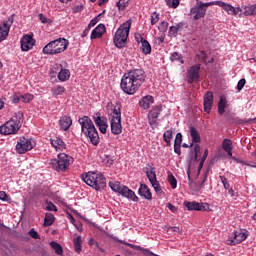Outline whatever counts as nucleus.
<instances>
[{
	"label": "nucleus",
	"mask_w": 256,
	"mask_h": 256,
	"mask_svg": "<svg viewBox=\"0 0 256 256\" xmlns=\"http://www.w3.org/2000/svg\"><path fill=\"white\" fill-rule=\"evenodd\" d=\"M143 69H133L123 74L120 82L121 90L127 95H134L146 81Z\"/></svg>",
	"instance_id": "1"
},
{
	"label": "nucleus",
	"mask_w": 256,
	"mask_h": 256,
	"mask_svg": "<svg viewBox=\"0 0 256 256\" xmlns=\"http://www.w3.org/2000/svg\"><path fill=\"white\" fill-rule=\"evenodd\" d=\"M132 26V20L129 19L119 26L113 36L114 46L118 49H123L126 46L127 40L129 38L130 30Z\"/></svg>",
	"instance_id": "2"
},
{
	"label": "nucleus",
	"mask_w": 256,
	"mask_h": 256,
	"mask_svg": "<svg viewBox=\"0 0 256 256\" xmlns=\"http://www.w3.org/2000/svg\"><path fill=\"white\" fill-rule=\"evenodd\" d=\"M23 125V112L19 111L13 115V117L0 126V134L11 135L17 134L21 126Z\"/></svg>",
	"instance_id": "3"
},
{
	"label": "nucleus",
	"mask_w": 256,
	"mask_h": 256,
	"mask_svg": "<svg viewBox=\"0 0 256 256\" xmlns=\"http://www.w3.org/2000/svg\"><path fill=\"white\" fill-rule=\"evenodd\" d=\"M79 123L81 125L82 132L90 138V142H92L94 146H97L100 142V137L92 120L89 117L84 116L79 119Z\"/></svg>",
	"instance_id": "4"
},
{
	"label": "nucleus",
	"mask_w": 256,
	"mask_h": 256,
	"mask_svg": "<svg viewBox=\"0 0 256 256\" xmlns=\"http://www.w3.org/2000/svg\"><path fill=\"white\" fill-rule=\"evenodd\" d=\"M82 180L96 191L106 188V178L102 173L88 172L82 175Z\"/></svg>",
	"instance_id": "5"
},
{
	"label": "nucleus",
	"mask_w": 256,
	"mask_h": 256,
	"mask_svg": "<svg viewBox=\"0 0 256 256\" xmlns=\"http://www.w3.org/2000/svg\"><path fill=\"white\" fill-rule=\"evenodd\" d=\"M69 41L65 38H58L46 44L42 50L44 55L54 56L61 54L68 48Z\"/></svg>",
	"instance_id": "6"
},
{
	"label": "nucleus",
	"mask_w": 256,
	"mask_h": 256,
	"mask_svg": "<svg viewBox=\"0 0 256 256\" xmlns=\"http://www.w3.org/2000/svg\"><path fill=\"white\" fill-rule=\"evenodd\" d=\"M109 187L113 192L120 194L122 197L128 200H131L133 202L139 201V197L135 194L133 190L118 181L109 182Z\"/></svg>",
	"instance_id": "7"
},
{
	"label": "nucleus",
	"mask_w": 256,
	"mask_h": 256,
	"mask_svg": "<svg viewBox=\"0 0 256 256\" xmlns=\"http://www.w3.org/2000/svg\"><path fill=\"white\" fill-rule=\"evenodd\" d=\"M73 161L74 159L72 156H69L65 153H60L58 154V159H53L51 161V165L57 172H66Z\"/></svg>",
	"instance_id": "8"
},
{
	"label": "nucleus",
	"mask_w": 256,
	"mask_h": 256,
	"mask_svg": "<svg viewBox=\"0 0 256 256\" xmlns=\"http://www.w3.org/2000/svg\"><path fill=\"white\" fill-rule=\"evenodd\" d=\"M35 143L25 137H21L16 144V151L19 154H25L34 147Z\"/></svg>",
	"instance_id": "9"
},
{
	"label": "nucleus",
	"mask_w": 256,
	"mask_h": 256,
	"mask_svg": "<svg viewBox=\"0 0 256 256\" xmlns=\"http://www.w3.org/2000/svg\"><path fill=\"white\" fill-rule=\"evenodd\" d=\"M184 206L187 208L188 211L205 212L209 210L208 203H199L197 201H184Z\"/></svg>",
	"instance_id": "10"
},
{
	"label": "nucleus",
	"mask_w": 256,
	"mask_h": 256,
	"mask_svg": "<svg viewBox=\"0 0 256 256\" xmlns=\"http://www.w3.org/2000/svg\"><path fill=\"white\" fill-rule=\"evenodd\" d=\"M162 106H154L148 114L149 125L154 128L157 125V120L162 113Z\"/></svg>",
	"instance_id": "11"
},
{
	"label": "nucleus",
	"mask_w": 256,
	"mask_h": 256,
	"mask_svg": "<svg viewBox=\"0 0 256 256\" xmlns=\"http://www.w3.org/2000/svg\"><path fill=\"white\" fill-rule=\"evenodd\" d=\"M23 52H28L35 46L36 41L31 35H24L20 41Z\"/></svg>",
	"instance_id": "12"
},
{
	"label": "nucleus",
	"mask_w": 256,
	"mask_h": 256,
	"mask_svg": "<svg viewBox=\"0 0 256 256\" xmlns=\"http://www.w3.org/2000/svg\"><path fill=\"white\" fill-rule=\"evenodd\" d=\"M248 237V234L244 231H234L233 238H229L228 244L229 245H238L245 241Z\"/></svg>",
	"instance_id": "13"
},
{
	"label": "nucleus",
	"mask_w": 256,
	"mask_h": 256,
	"mask_svg": "<svg viewBox=\"0 0 256 256\" xmlns=\"http://www.w3.org/2000/svg\"><path fill=\"white\" fill-rule=\"evenodd\" d=\"M207 9L202 7L199 2H197V6L191 8L190 15H194L193 19L195 21H199L203 19L206 15Z\"/></svg>",
	"instance_id": "14"
},
{
	"label": "nucleus",
	"mask_w": 256,
	"mask_h": 256,
	"mask_svg": "<svg viewBox=\"0 0 256 256\" xmlns=\"http://www.w3.org/2000/svg\"><path fill=\"white\" fill-rule=\"evenodd\" d=\"M200 64H196L190 67L187 71L188 83L192 84L199 79Z\"/></svg>",
	"instance_id": "15"
},
{
	"label": "nucleus",
	"mask_w": 256,
	"mask_h": 256,
	"mask_svg": "<svg viewBox=\"0 0 256 256\" xmlns=\"http://www.w3.org/2000/svg\"><path fill=\"white\" fill-rule=\"evenodd\" d=\"M214 96L213 92H207L204 96V111L210 113L213 106Z\"/></svg>",
	"instance_id": "16"
},
{
	"label": "nucleus",
	"mask_w": 256,
	"mask_h": 256,
	"mask_svg": "<svg viewBox=\"0 0 256 256\" xmlns=\"http://www.w3.org/2000/svg\"><path fill=\"white\" fill-rule=\"evenodd\" d=\"M106 32V27L104 24H100L92 30V35H90V40L100 39Z\"/></svg>",
	"instance_id": "17"
},
{
	"label": "nucleus",
	"mask_w": 256,
	"mask_h": 256,
	"mask_svg": "<svg viewBox=\"0 0 256 256\" xmlns=\"http://www.w3.org/2000/svg\"><path fill=\"white\" fill-rule=\"evenodd\" d=\"M111 133L119 135L122 133L121 119H110Z\"/></svg>",
	"instance_id": "18"
},
{
	"label": "nucleus",
	"mask_w": 256,
	"mask_h": 256,
	"mask_svg": "<svg viewBox=\"0 0 256 256\" xmlns=\"http://www.w3.org/2000/svg\"><path fill=\"white\" fill-rule=\"evenodd\" d=\"M218 7H222L225 11L228 12V15H239L240 13V8H235L232 5L225 3L223 1H219V6Z\"/></svg>",
	"instance_id": "19"
},
{
	"label": "nucleus",
	"mask_w": 256,
	"mask_h": 256,
	"mask_svg": "<svg viewBox=\"0 0 256 256\" xmlns=\"http://www.w3.org/2000/svg\"><path fill=\"white\" fill-rule=\"evenodd\" d=\"M138 194L146 200H152L153 199L152 192L146 184H141L140 185V188L138 190Z\"/></svg>",
	"instance_id": "20"
},
{
	"label": "nucleus",
	"mask_w": 256,
	"mask_h": 256,
	"mask_svg": "<svg viewBox=\"0 0 256 256\" xmlns=\"http://www.w3.org/2000/svg\"><path fill=\"white\" fill-rule=\"evenodd\" d=\"M10 33V24L8 22H3L0 26V43L5 41Z\"/></svg>",
	"instance_id": "21"
},
{
	"label": "nucleus",
	"mask_w": 256,
	"mask_h": 256,
	"mask_svg": "<svg viewBox=\"0 0 256 256\" xmlns=\"http://www.w3.org/2000/svg\"><path fill=\"white\" fill-rule=\"evenodd\" d=\"M94 123H96V126L100 129V133H107L108 124L105 119H102L100 116L94 117Z\"/></svg>",
	"instance_id": "22"
},
{
	"label": "nucleus",
	"mask_w": 256,
	"mask_h": 256,
	"mask_svg": "<svg viewBox=\"0 0 256 256\" xmlns=\"http://www.w3.org/2000/svg\"><path fill=\"white\" fill-rule=\"evenodd\" d=\"M152 104H154V97L149 95L139 100V106L144 110L149 109Z\"/></svg>",
	"instance_id": "23"
},
{
	"label": "nucleus",
	"mask_w": 256,
	"mask_h": 256,
	"mask_svg": "<svg viewBox=\"0 0 256 256\" xmlns=\"http://www.w3.org/2000/svg\"><path fill=\"white\" fill-rule=\"evenodd\" d=\"M119 243L130 247L131 249L141 250L145 256H159L150 252L147 249H143L141 246H135V244H129V242H124V240H119Z\"/></svg>",
	"instance_id": "24"
},
{
	"label": "nucleus",
	"mask_w": 256,
	"mask_h": 256,
	"mask_svg": "<svg viewBox=\"0 0 256 256\" xmlns=\"http://www.w3.org/2000/svg\"><path fill=\"white\" fill-rule=\"evenodd\" d=\"M50 143L57 151H63L66 149L65 142L59 137H55L54 139L51 138Z\"/></svg>",
	"instance_id": "25"
},
{
	"label": "nucleus",
	"mask_w": 256,
	"mask_h": 256,
	"mask_svg": "<svg viewBox=\"0 0 256 256\" xmlns=\"http://www.w3.org/2000/svg\"><path fill=\"white\" fill-rule=\"evenodd\" d=\"M72 123H73V121H72L71 117H69V116H64L59 121L60 127L63 131L69 130Z\"/></svg>",
	"instance_id": "26"
},
{
	"label": "nucleus",
	"mask_w": 256,
	"mask_h": 256,
	"mask_svg": "<svg viewBox=\"0 0 256 256\" xmlns=\"http://www.w3.org/2000/svg\"><path fill=\"white\" fill-rule=\"evenodd\" d=\"M141 51L144 55H150L152 53V46L148 40H142Z\"/></svg>",
	"instance_id": "27"
},
{
	"label": "nucleus",
	"mask_w": 256,
	"mask_h": 256,
	"mask_svg": "<svg viewBox=\"0 0 256 256\" xmlns=\"http://www.w3.org/2000/svg\"><path fill=\"white\" fill-rule=\"evenodd\" d=\"M228 107V102L225 96L220 97V101L218 103V113L223 115L225 113V109Z\"/></svg>",
	"instance_id": "28"
},
{
	"label": "nucleus",
	"mask_w": 256,
	"mask_h": 256,
	"mask_svg": "<svg viewBox=\"0 0 256 256\" xmlns=\"http://www.w3.org/2000/svg\"><path fill=\"white\" fill-rule=\"evenodd\" d=\"M69 78H70V71H69V69L62 68L60 70V72L58 73V79L61 82H65V81L69 80Z\"/></svg>",
	"instance_id": "29"
},
{
	"label": "nucleus",
	"mask_w": 256,
	"mask_h": 256,
	"mask_svg": "<svg viewBox=\"0 0 256 256\" xmlns=\"http://www.w3.org/2000/svg\"><path fill=\"white\" fill-rule=\"evenodd\" d=\"M190 135L192 138V143L190 144V147L193 146V143H199L201 141L200 135L194 127L190 129Z\"/></svg>",
	"instance_id": "30"
},
{
	"label": "nucleus",
	"mask_w": 256,
	"mask_h": 256,
	"mask_svg": "<svg viewBox=\"0 0 256 256\" xmlns=\"http://www.w3.org/2000/svg\"><path fill=\"white\" fill-rule=\"evenodd\" d=\"M121 107L119 105L115 106L112 110V114H111V117H110V120L111 119H117V120H121Z\"/></svg>",
	"instance_id": "31"
},
{
	"label": "nucleus",
	"mask_w": 256,
	"mask_h": 256,
	"mask_svg": "<svg viewBox=\"0 0 256 256\" xmlns=\"http://www.w3.org/2000/svg\"><path fill=\"white\" fill-rule=\"evenodd\" d=\"M55 217L52 213H46L44 218V227L53 225Z\"/></svg>",
	"instance_id": "32"
},
{
	"label": "nucleus",
	"mask_w": 256,
	"mask_h": 256,
	"mask_svg": "<svg viewBox=\"0 0 256 256\" xmlns=\"http://www.w3.org/2000/svg\"><path fill=\"white\" fill-rule=\"evenodd\" d=\"M238 15H246V16H249V15H253V5L251 6H242L240 8V13Z\"/></svg>",
	"instance_id": "33"
},
{
	"label": "nucleus",
	"mask_w": 256,
	"mask_h": 256,
	"mask_svg": "<svg viewBox=\"0 0 256 256\" xmlns=\"http://www.w3.org/2000/svg\"><path fill=\"white\" fill-rule=\"evenodd\" d=\"M151 185L157 195H159V196L164 195V190L162 189V186L158 180L155 182H152Z\"/></svg>",
	"instance_id": "34"
},
{
	"label": "nucleus",
	"mask_w": 256,
	"mask_h": 256,
	"mask_svg": "<svg viewBox=\"0 0 256 256\" xmlns=\"http://www.w3.org/2000/svg\"><path fill=\"white\" fill-rule=\"evenodd\" d=\"M66 88H64V86H54V88H52L51 93L53 96H61L65 93Z\"/></svg>",
	"instance_id": "35"
},
{
	"label": "nucleus",
	"mask_w": 256,
	"mask_h": 256,
	"mask_svg": "<svg viewBox=\"0 0 256 256\" xmlns=\"http://www.w3.org/2000/svg\"><path fill=\"white\" fill-rule=\"evenodd\" d=\"M82 238L81 236H77V238H74V247L75 251L80 254L82 252Z\"/></svg>",
	"instance_id": "36"
},
{
	"label": "nucleus",
	"mask_w": 256,
	"mask_h": 256,
	"mask_svg": "<svg viewBox=\"0 0 256 256\" xmlns=\"http://www.w3.org/2000/svg\"><path fill=\"white\" fill-rule=\"evenodd\" d=\"M50 246L52 247V249L55 251V253L57 255H62L63 254V249L61 244H58V242H50Z\"/></svg>",
	"instance_id": "37"
},
{
	"label": "nucleus",
	"mask_w": 256,
	"mask_h": 256,
	"mask_svg": "<svg viewBox=\"0 0 256 256\" xmlns=\"http://www.w3.org/2000/svg\"><path fill=\"white\" fill-rule=\"evenodd\" d=\"M168 182L171 185L172 189H177V179L171 172H168Z\"/></svg>",
	"instance_id": "38"
},
{
	"label": "nucleus",
	"mask_w": 256,
	"mask_h": 256,
	"mask_svg": "<svg viewBox=\"0 0 256 256\" xmlns=\"http://www.w3.org/2000/svg\"><path fill=\"white\" fill-rule=\"evenodd\" d=\"M173 138V131L167 130L163 134V139L167 143V145H171V139Z\"/></svg>",
	"instance_id": "39"
},
{
	"label": "nucleus",
	"mask_w": 256,
	"mask_h": 256,
	"mask_svg": "<svg viewBox=\"0 0 256 256\" xmlns=\"http://www.w3.org/2000/svg\"><path fill=\"white\" fill-rule=\"evenodd\" d=\"M129 0H119L116 3V7L119 11H125V9L128 7Z\"/></svg>",
	"instance_id": "40"
},
{
	"label": "nucleus",
	"mask_w": 256,
	"mask_h": 256,
	"mask_svg": "<svg viewBox=\"0 0 256 256\" xmlns=\"http://www.w3.org/2000/svg\"><path fill=\"white\" fill-rule=\"evenodd\" d=\"M102 163H104L106 167H112V165L114 164V160L109 155H104L102 157Z\"/></svg>",
	"instance_id": "41"
},
{
	"label": "nucleus",
	"mask_w": 256,
	"mask_h": 256,
	"mask_svg": "<svg viewBox=\"0 0 256 256\" xmlns=\"http://www.w3.org/2000/svg\"><path fill=\"white\" fill-rule=\"evenodd\" d=\"M146 176L151 184L157 181V174L153 170L147 171Z\"/></svg>",
	"instance_id": "42"
},
{
	"label": "nucleus",
	"mask_w": 256,
	"mask_h": 256,
	"mask_svg": "<svg viewBox=\"0 0 256 256\" xmlns=\"http://www.w3.org/2000/svg\"><path fill=\"white\" fill-rule=\"evenodd\" d=\"M222 147L225 151L233 150V143L230 139H224Z\"/></svg>",
	"instance_id": "43"
},
{
	"label": "nucleus",
	"mask_w": 256,
	"mask_h": 256,
	"mask_svg": "<svg viewBox=\"0 0 256 256\" xmlns=\"http://www.w3.org/2000/svg\"><path fill=\"white\" fill-rule=\"evenodd\" d=\"M160 21V14L158 12H153L151 15V25L155 26L159 23Z\"/></svg>",
	"instance_id": "44"
},
{
	"label": "nucleus",
	"mask_w": 256,
	"mask_h": 256,
	"mask_svg": "<svg viewBox=\"0 0 256 256\" xmlns=\"http://www.w3.org/2000/svg\"><path fill=\"white\" fill-rule=\"evenodd\" d=\"M172 62L179 61L181 64H184L183 58L179 55L178 52H173L170 56Z\"/></svg>",
	"instance_id": "45"
},
{
	"label": "nucleus",
	"mask_w": 256,
	"mask_h": 256,
	"mask_svg": "<svg viewBox=\"0 0 256 256\" xmlns=\"http://www.w3.org/2000/svg\"><path fill=\"white\" fill-rule=\"evenodd\" d=\"M180 0H166L168 7H172V9H177L179 7Z\"/></svg>",
	"instance_id": "46"
},
{
	"label": "nucleus",
	"mask_w": 256,
	"mask_h": 256,
	"mask_svg": "<svg viewBox=\"0 0 256 256\" xmlns=\"http://www.w3.org/2000/svg\"><path fill=\"white\" fill-rule=\"evenodd\" d=\"M168 27H169V23L163 21V22H161V23L159 24L158 30H159L160 32H162V33H165V32H167V28H168Z\"/></svg>",
	"instance_id": "47"
},
{
	"label": "nucleus",
	"mask_w": 256,
	"mask_h": 256,
	"mask_svg": "<svg viewBox=\"0 0 256 256\" xmlns=\"http://www.w3.org/2000/svg\"><path fill=\"white\" fill-rule=\"evenodd\" d=\"M34 96L31 94H25L21 95V101L24 103H29L31 100H33Z\"/></svg>",
	"instance_id": "48"
},
{
	"label": "nucleus",
	"mask_w": 256,
	"mask_h": 256,
	"mask_svg": "<svg viewBox=\"0 0 256 256\" xmlns=\"http://www.w3.org/2000/svg\"><path fill=\"white\" fill-rule=\"evenodd\" d=\"M200 6L204 7V9H206V7H211L212 5H218L220 1H212V2H207V3H202V2H198Z\"/></svg>",
	"instance_id": "49"
},
{
	"label": "nucleus",
	"mask_w": 256,
	"mask_h": 256,
	"mask_svg": "<svg viewBox=\"0 0 256 256\" xmlns=\"http://www.w3.org/2000/svg\"><path fill=\"white\" fill-rule=\"evenodd\" d=\"M201 148L198 144L194 146V161H199L198 157L200 154Z\"/></svg>",
	"instance_id": "50"
},
{
	"label": "nucleus",
	"mask_w": 256,
	"mask_h": 256,
	"mask_svg": "<svg viewBox=\"0 0 256 256\" xmlns=\"http://www.w3.org/2000/svg\"><path fill=\"white\" fill-rule=\"evenodd\" d=\"M221 182L225 188V190H229L230 189V184L228 182V179L225 176H220Z\"/></svg>",
	"instance_id": "51"
},
{
	"label": "nucleus",
	"mask_w": 256,
	"mask_h": 256,
	"mask_svg": "<svg viewBox=\"0 0 256 256\" xmlns=\"http://www.w3.org/2000/svg\"><path fill=\"white\" fill-rule=\"evenodd\" d=\"M46 210L50 211V212H52V211L57 212V207L54 203L47 202Z\"/></svg>",
	"instance_id": "52"
},
{
	"label": "nucleus",
	"mask_w": 256,
	"mask_h": 256,
	"mask_svg": "<svg viewBox=\"0 0 256 256\" xmlns=\"http://www.w3.org/2000/svg\"><path fill=\"white\" fill-rule=\"evenodd\" d=\"M210 169L208 168L205 173H203V181L200 184V188L202 189L204 187L205 182L207 181L208 175H209Z\"/></svg>",
	"instance_id": "53"
},
{
	"label": "nucleus",
	"mask_w": 256,
	"mask_h": 256,
	"mask_svg": "<svg viewBox=\"0 0 256 256\" xmlns=\"http://www.w3.org/2000/svg\"><path fill=\"white\" fill-rule=\"evenodd\" d=\"M28 234L33 239H39V234L34 228H31L30 231L28 232Z\"/></svg>",
	"instance_id": "54"
},
{
	"label": "nucleus",
	"mask_w": 256,
	"mask_h": 256,
	"mask_svg": "<svg viewBox=\"0 0 256 256\" xmlns=\"http://www.w3.org/2000/svg\"><path fill=\"white\" fill-rule=\"evenodd\" d=\"M245 84H246L245 78H242L241 80H239V82L237 84V89H238L239 92L242 91V89L244 88Z\"/></svg>",
	"instance_id": "55"
},
{
	"label": "nucleus",
	"mask_w": 256,
	"mask_h": 256,
	"mask_svg": "<svg viewBox=\"0 0 256 256\" xmlns=\"http://www.w3.org/2000/svg\"><path fill=\"white\" fill-rule=\"evenodd\" d=\"M177 33H178V31H177V28H176L175 26H171V27L169 28V35H170L171 37H176V36H177Z\"/></svg>",
	"instance_id": "56"
},
{
	"label": "nucleus",
	"mask_w": 256,
	"mask_h": 256,
	"mask_svg": "<svg viewBox=\"0 0 256 256\" xmlns=\"http://www.w3.org/2000/svg\"><path fill=\"white\" fill-rule=\"evenodd\" d=\"M181 143H182V134L177 133L175 141H174V145H180L181 146Z\"/></svg>",
	"instance_id": "57"
},
{
	"label": "nucleus",
	"mask_w": 256,
	"mask_h": 256,
	"mask_svg": "<svg viewBox=\"0 0 256 256\" xmlns=\"http://www.w3.org/2000/svg\"><path fill=\"white\" fill-rule=\"evenodd\" d=\"M167 208H168L172 213H176V212H177L176 206L173 205L172 203H167Z\"/></svg>",
	"instance_id": "58"
},
{
	"label": "nucleus",
	"mask_w": 256,
	"mask_h": 256,
	"mask_svg": "<svg viewBox=\"0 0 256 256\" xmlns=\"http://www.w3.org/2000/svg\"><path fill=\"white\" fill-rule=\"evenodd\" d=\"M8 194L5 191H0V200L1 201H7Z\"/></svg>",
	"instance_id": "59"
},
{
	"label": "nucleus",
	"mask_w": 256,
	"mask_h": 256,
	"mask_svg": "<svg viewBox=\"0 0 256 256\" xmlns=\"http://www.w3.org/2000/svg\"><path fill=\"white\" fill-rule=\"evenodd\" d=\"M21 101V95H14L13 97H12V102L14 103V104H17V103H19Z\"/></svg>",
	"instance_id": "60"
},
{
	"label": "nucleus",
	"mask_w": 256,
	"mask_h": 256,
	"mask_svg": "<svg viewBox=\"0 0 256 256\" xmlns=\"http://www.w3.org/2000/svg\"><path fill=\"white\" fill-rule=\"evenodd\" d=\"M97 23H98L97 18L92 19V20L90 21V24H88V28L91 29V28L95 27Z\"/></svg>",
	"instance_id": "61"
},
{
	"label": "nucleus",
	"mask_w": 256,
	"mask_h": 256,
	"mask_svg": "<svg viewBox=\"0 0 256 256\" xmlns=\"http://www.w3.org/2000/svg\"><path fill=\"white\" fill-rule=\"evenodd\" d=\"M174 152L178 155L181 154V145L174 144Z\"/></svg>",
	"instance_id": "62"
},
{
	"label": "nucleus",
	"mask_w": 256,
	"mask_h": 256,
	"mask_svg": "<svg viewBox=\"0 0 256 256\" xmlns=\"http://www.w3.org/2000/svg\"><path fill=\"white\" fill-rule=\"evenodd\" d=\"M206 58H207L206 52L205 51H200L199 60L205 61Z\"/></svg>",
	"instance_id": "63"
},
{
	"label": "nucleus",
	"mask_w": 256,
	"mask_h": 256,
	"mask_svg": "<svg viewBox=\"0 0 256 256\" xmlns=\"http://www.w3.org/2000/svg\"><path fill=\"white\" fill-rule=\"evenodd\" d=\"M91 31L90 27H87L84 32L82 33V38H86L89 35V32Z\"/></svg>",
	"instance_id": "64"
}]
</instances>
